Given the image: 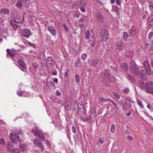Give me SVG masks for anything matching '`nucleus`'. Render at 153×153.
<instances>
[{
    "mask_svg": "<svg viewBox=\"0 0 153 153\" xmlns=\"http://www.w3.org/2000/svg\"><path fill=\"white\" fill-rule=\"evenodd\" d=\"M130 66V70L131 73L134 75L138 76L142 79L145 80L147 79L146 74L142 68L139 67L134 62H132Z\"/></svg>",
    "mask_w": 153,
    "mask_h": 153,
    "instance_id": "1",
    "label": "nucleus"
},
{
    "mask_svg": "<svg viewBox=\"0 0 153 153\" xmlns=\"http://www.w3.org/2000/svg\"><path fill=\"white\" fill-rule=\"evenodd\" d=\"M11 16L13 19L10 20V25L13 27L15 30H16L18 28V26L16 24L22 22L24 21V16L21 17L18 14L17 11L13 10L11 12Z\"/></svg>",
    "mask_w": 153,
    "mask_h": 153,
    "instance_id": "2",
    "label": "nucleus"
},
{
    "mask_svg": "<svg viewBox=\"0 0 153 153\" xmlns=\"http://www.w3.org/2000/svg\"><path fill=\"white\" fill-rule=\"evenodd\" d=\"M138 84L142 90L148 94H153V82L149 81L144 83L140 81L138 82Z\"/></svg>",
    "mask_w": 153,
    "mask_h": 153,
    "instance_id": "3",
    "label": "nucleus"
},
{
    "mask_svg": "<svg viewBox=\"0 0 153 153\" xmlns=\"http://www.w3.org/2000/svg\"><path fill=\"white\" fill-rule=\"evenodd\" d=\"M86 38L89 39L88 42L92 46H94L96 40L94 34L92 30H87L85 33Z\"/></svg>",
    "mask_w": 153,
    "mask_h": 153,
    "instance_id": "4",
    "label": "nucleus"
},
{
    "mask_svg": "<svg viewBox=\"0 0 153 153\" xmlns=\"http://www.w3.org/2000/svg\"><path fill=\"white\" fill-rule=\"evenodd\" d=\"M32 132L34 135L38 137L42 140H43L45 139V136L42 131L38 128V127H35V128L32 129Z\"/></svg>",
    "mask_w": 153,
    "mask_h": 153,
    "instance_id": "5",
    "label": "nucleus"
},
{
    "mask_svg": "<svg viewBox=\"0 0 153 153\" xmlns=\"http://www.w3.org/2000/svg\"><path fill=\"white\" fill-rule=\"evenodd\" d=\"M100 36L102 41H106L109 38L108 30L105 28H102L100 31Z\"/></svg>",
    "mask_w": 153,
    "mask_h": 153,
    "instance_id": "6",
    "label": "nucleus"
},
{
    "mask_svg": "<svg viewBox=\"0 0 153 153\" xmlns=\"http://www.w3.org/2000/svg\"><path fill=\"white\" fill-rule=\"evenodd\" d=\"M94 19L98 23L102 24L104 22V16L100 13H95L94 14Z\"/></svg>",
    "mask_w": 153,
    "mask_h": 153,
    "instance_id": "7",
    "label": "nucleus"
},
{
    "mask_svg": "<svg viewBox=\"0 0 153 153\" xmlns=\"http://www.w3.org/2000/svg\"><path fill=\"white\" fill-rule=\"evenodd\" d=\"M78 114L79 117L84 116V110L82 102L80 101L78 104L77 106Z\"/></svg>",
    "mask_w": 153,
    "mask_h": 153,
    "instance_id": "8",
    "label": "nucleus"
},
{
    "mask_svg": "<svg viewBox=\"0 0 153 153\" xmlns=\"http://www.w3.org/2000/svg\"><path fill=\"white\" fill-rule=\"evenodd\" d=\"M22 132L21 131L20 132L18 133L17 134H10V138L13 143H17L20 141V137L18 136V134H20Z\"/></svg>",
    "mask_w": 153,
    "mask_h": 153,
    "instance_id": "9",
    "label": "nucleus"
},
{
    "mask_svg": "<svg viewBox=\"0 0 153 153\" xmlns=\"http://www.w3.org/2000/svg\"><path fill=\"white\" fill-rule=\"evenodd\" d=\"M143 66L147 74L149 76L151 74V71L149 62L145 61L143 63Z\"/></svg>",
    "mask_w": 153,
    "mask_h": 153,
    "instance_id": "10",
    "label": "nucleus"
},
{
    "mask_svg": "<svg viewBox=\"0 0 153 153\" xmlns=\"http://www.w3.org/2000/svg\"><path fill=\"white\" fill-rule=\"evenodd\" d=\"M54 64L53 59L52 57H48L46 61V65L47 67L51 68L53 67Z\"/></svg>",
    "mask_w": 153,
    "mask_h": 153,
    "instance_id": "11",
    "label": "nucleus"
},
{
    "mask_svg": "<svg viewBox=\"0 0 153 153\" xmlns=\"http://www.w3.org/2000/svg\"><path fill=\"white\" fill-rule=\"evenodd\" d=\"M33 143L35 146L40 148L42 151H43L44 148L43 146L40 141L38 140L37 139L35 138L33 140Z\"/></svg>",
    "mask_w": 153,
    "mask_h": 153,
    "instance_id": "12",
    "label": "nucleus"
},
{
    "mask_svg": "<svg viewBox=\"0 0 153 153\" xmlns=\"http://www.w3.org/2000/svg\"><path fill=\"white\" fill-rule=\"evenodd\" d=\"M30 30L27 28H24L22 30V36L26 38H28L31 34Z\"/></svg>",
    "mask_w": 153,
    "mask_h": 153,
    "instance_id": "13",
    "label": "nucleus"
},
{
    "mask_svg": "<svg viewBox=\"0 0 153 153\" xmlns=\"http://www.w3.org/2000/svg\"><path fill=\"white\" fill-rule=\"evenodd\" d=\"M6 52L7 54H9L11 57H14L17 54V51L14 48L11 50L7 49L6 50Z\"/></svg>",
    "mask_w": 153,
    "mask_h": 153,
    "instance_id": "14",
    "label": "nucleus"
},
{
    "mask_svg": "<svg viewBox=\"0 0 153 153\" xmlns=\"http://www.w3.org/2000/svg\"><path fill=\"white\" fill-rule=\"evenodd\" d=\"M0 13L4 16L7 17L8 16L10 13V11L9 9L6 8H3L0 10Z\"/></svg>",
    "mask_w": 153,
    "mask_h": 153,
    "instance_id": "15",
    "label": "nucleus"
},
{
    "mask_svg": "<svg viewBox=\"0 0 153 153\" xmlns=\"http://www.w3.org/2000/svg\"><path fill=\"white\" fill-rule=\"evenodd\" d=\"M80 117L79 119H80V120H82L83 122L85 121L88 123L91 122L92 121V119L91 115H89L87 117Z\"/></svg>",
    "mask_w": 153,
    "mask_h": 153,
    "instance_id": "16",
    "label": "nucleus"
},
{
    "mask_svg": "<svg viewBox=\"0 0 153 153\" xmlns=\"http://www.w3.org/2000/svg\"><path fill=\"white\" fill-rule=\"evenodd\" d=\"M18 63L19 65L18 67L20 69V68L22 69H25L27 68V66L24 61L21 59H19L18 60Z\"/></svg>",
    "mask_w": 153,
    "mask_h": 153,
    "instance_id": "17",
    "label": "nucleus"
},
{
    "mask_svg": "<svg viewBox=\"0 0 153 153\" xmlns=\"http://www.w3.org/2000/svg\"><path fill=\"white\" fill-rule=\"evenodd\" d=\"M100 61V59L97 57H95L91 60V64L94 66L97 65Z\"/></svg>",
    "mask_w": 153,
    "mask_h": 153,
    "instance_id": "18",
    "label": "nucleus"
},
{
    "mask_svg": "<svg viewBox=\"0 0 153 153\" xmlns=\"http://www.w3.org/2000/svg\"><path fill=\"white\" fill-rule=\"evenodd\" d=\"M46 82L47 85L49 88H55V85L52 81L49 80L47 81Z\"/></svg>",
    "mask_w": 153,
    "mask_h": 153,
    "instance_id": "19",
    "label": "nucleus"
},
{
    "mask_svg": "<svg viewBox=\"0 0 153 153\" xmlns=\"http://www.w3.org/2000/svg\"><path fill=\"white\" fill-rule=\"evenodd\" d=\"M48 29L53 36L56 35V30L54 27L51 26H49L48 28Z\"/></svg>",
    "mask_w": 153,
    "mask_h": 153,
    "instance_id": "20",
    "label": "nucleus"
},
{
    "mask_svg": "<svg viewBox=\"0 0 153 153\" xmlns=\"http://www.w3.org/2000/svg\"><path fill=\"white\" fill-rule=\"evenodd\" d=\"M130 36H134L136 34V30L135 28L134 27H132L129 30Z\"/></svg>",
    "mask_w": 153,
    "mask_h": 153,
    "instance_id": "21",
    "label": "nucleus"
},
{
    "mask_svg": "<svg viewBox=\"0 0 153 153\" xmlns=\"http://www.w3.org/2000/svg\"><path fill=\"white\" fill-rule=\"evenodd\" d=\"M80 6V3L79 2H76L72 4L71 7L73 9H77L79 8Z\"/></svg>",
    "mask_w": 153,
    "mask_h": 153,
    "instance_id": "22",
    "label": "nucleus"
},
{
    "mask_svg": "<svg viewBox=\"0 0 153 153\" xmlns=\"http://www.w3.org/2000/svg\"><path fill=\"white\" fill-rule=\"evenodd\" d=\"M116 43L117 49L119 50L122 49L123 47V44L122 41L121 40L118 41Z\"/></svg>",
    "mask_w": 153,
    "mask_h": 153,
    "instance_id": "23",
    "label": "nucleus"
},
{
    "mask_svg": "<svg viewBox=\"0 0 153 153\" xmlns=\"http://www.w3.org/2000/svg\"><path fill=\"white\" fill-rule=\"evenodd\" d=\"M19 146L20 149L22 151H25L27 148V146L25 144L19 145Z\"/></svg>",
    "mask_w": 153,
    "mask_h": 153,
    "instance_id": "24",
    "label": "nucleus"
},
{
    "mask_svg": "<svg viewBox=\"0 0 153 153\" xmlns=\"http://www.w3.org/2000/svg\"><path fill=\"white\" fill-rule=\"evenodd\" d=\"M120 67L125 71H126L128 70L127 65L126 64L123 63L121 65Z\"/></svg>",
    "mask_w": 153,
    "mask_h": 153,
    "instance_id": "25",
    "label": "nucleus"
},
{
    "mask_svg": "<svg viewBox=\"0 0 153 153\" xmlns=\"http://www.w3.org/2000/svg\"><path fill=\"white\" fill-rule=\"evenodd\" d=\"M137 104L140 107L143 109H144V106L142 103V101L139 99H137Z\"/></svg>",
    "mask_w": 153,
    "mask_h": 153,
    "instance_id": "26",
    "label": "nucleus"
},
{
    "mask_svg": "<svg viewBox=\"0 0 153 153\" xmlns=\"http://www.w3.org/2000/svg\"><path fill=\"white\" fill-rule=\"evenodd\" d=\"M16 7L19 9L21 8L22 6V2L21 1H19L16 3Z\"/></svg>",
    "mask_w": 153,
    "mask_h": 153,
    "instance_id": "27",
    "label": "nucleus"
},
{
    "mask_svg": "<svg viewBox=\"0 0 153 153\" xmlns=\"http://www.w3.org/2000/svg\"><path fill=\"white\" fill-rule=\"evenodd\" d=\"M129 37L128 33L126 32H124L123 33V39L125 41H127V39Z\"/></svg>",
    "mask_w": 153,
    "mask_h": 153,
    "instance_id": "28",
    "label": "nucleus"
},
{
    "mask_svg": "<svg viewBox=\"0 0 153 153\" xmlns=\"http://www.w3.org/2000/svg\"><path fill=\"white\" fill-rule=\"evenodd\" d=\"M116 131L115 126L114 124H112L111 126V131L112 133H114Z\"/></svg>",
    "mask_w": 153,
    "mask_h": 153,
    "instance_id": "29",
    "label": "nucleus"
},
{
    "mask_svg": "<svg viewBox=\"0 0 153 153\" xmlns=\"http://www.w3.org/2000/svg\"><path fill=\"white\" fill-rule=\"evenodd\" d=\"M75 81L76 83H78L80 81V77L79 75L76 74L75 76Z\"/></svg>",
    "mask_w": 153,
    "mask_h": 153,
    "instance_id": "30",
    "label": "nucleus"
},
{
    "mask_svg": "<svg viewBox=\"0 0 153 153\" xmlns=\"http://www.w3.org/2000/svg\"><path fill=\"white\" fill-rule=\"evenodd\" d=\"M7 147L8 150L10 151L12 148L11 144L10 143H7Z\"/></svg>",
    "mask_w": 153,
    "mask_h": 153,
    "instance_id": "31",
    "label": "nucleus"
},
{
    "mask_svg": "<svg viewBox=\"0 0 153 153\" xmlns=\"http://www.w3.org/2000/svg\"><path fill=\"white\" fill-rule=\"evenodd\" d=\"M12 153H20L19 150L17 148H14L12 150Z\"/></svg>",
    "mask_w": 153,
    "mask_h": 153,
    "instance_id": "32",
    "label": "nucleus"
},
{
    "mask_svg": "<svg viewBox=\"0 0 153 153\" xmlns=\"http://www.w3.org/2000/svg\"><path fill=\"white\" fill-rule=\"evenodd\" d=\"M79 2L80 3V5L82 4V6H85L87 3V1L86 0H82L81 2Z\"/></svg>",
    "mask_w": 153,
    "mask_h": 153,
    "instance_id": "33",
    "label": "nucleus"
},
{
    "mask_svg": "<svg viewBox=\"0 0 153 153\" xmlns=\"http://www.w3.org/2000/svg\"><path fill=\"white\" fill-rule=\"evenodd\" d=\"M106 101H109V99H104L102 97H100L99 99V102H102Z\"/></svg>",
    "mask_w": 153,
    "mask_h": 153,
    "instance_id": "34",
    "label": "nucleus"
},
{
    "mask_svg": "<svg viewBox=\"0 0 153 153\" xmlns=\"http://www.w3.org/2000/svg\"><path fill=\"white\" fill-rule=\"evenodd\" d=\"M119 10V8L117 6L115 5L113 7L112 10H113L115 12L117 13L118 11Z\"/></svg>",
    "mask_w": 153,
    "mask_h": 153,
    "instance_id": "35",
    "label": "nucleus"
},
{
    "mask_svg": "<svg viewBox=\"0 0 153 153\" xmlns=\"http://www.w3.org/2000/svg\"><path fill=\"white\" fill-rule=\"evenodd\" d=\"M127 79H128L132 80L133 81H134V79L133 78V76L130 74H128L127 75Z\"/></svg>",
    "mask_w": 153,
    "mask_h": 153,
    "instance_id": "36",
    "label": "nucleus"
},
{
    "mask_svg": "<svg viewBox=\"0 0 153 153\" xmlns=\"http://www.w3.org/2000/svg\"><path fill=\"white\" fill-rule=\"evenodd\" d=\"M32 66L34 69H36L38 67V65L36 63L34 62L33 63Z\"/></svg>",
    "mask_w": 153,
    "mask_h": 153,
    "instance_id": "37",
    "label": "nucleus"
},
{
    "mask_svg": "<svg viewBox=\"0 0 153 153\" xmlns=\"http://www.w3.org/2000/svg\"><path fill=\"white\" fill-rule=\"evenodd\" d=\"M91 114H94L95 115L96 114V112L94 109L93 108H91L90 110Z\"/></svg>",
    "mask_w": 153,
    "mask_h": 153,
    "instance_id": "38",
    "label": "nucleus"
},
{
    "mask_svg": "<svg viewBox=\"0 0 153 153\" xmlns=\"http://www.w3.org/2000/svg\"><path fill=\"white\" fill-rule=\"evenodd\" d=\"M109 101L111 103H112L114 105V106L116 109H117V105L114 102L113 100L110 99L109 100Z\"/></svg>",
    "mask_w": 153,
    "mask_h": 153,
    "instance_id": "39",
    "label": "nucleus"
},
{
    "mask_svg": "<svg viewBox=\"0 0 153 153\" xmlns=\"http://www.w3.org/2000/svg\"><path fill=\"white\" fill-rule=\"evenodd\" d=\"M148 20L149 21V22L150 21L151 22V23H153V15H152L149 19H148Z\"/></svg>",
    "mask_w": 153,
    "mask_h": 153,
    "instance_id": "40",
    "label": "nucleus"
},
{
    "mask_svg": "<svg viewBox=\"0 0 153 153\" xmlns=\"http://www.w3.org/2000/svg\"><path fill=\"white\" fill-rule=\"evenodd\" d=\"M87 55L86 53H83L82 55V58L83 60H85L86 58Z\"/></svg>",
    "mask_w": 153,
    "mask_h": 153,
    "instance_id": "41",
    "label": "nucleus"
},
{
    "mask_svg": "<svg viewBox=\"0 0 153 153\" xmlns=\"http://www.w3.org/2000/svg\"><path fill=\"white\" fill-rule=\"evenodd\" d=\"M115 2L116 4L119 6H121V1L120 0H116Z\"/></svg>",
    "mask_w": 153,
    "mask_h": 153,
    "instance_id": "42",
    "label": "nucleus"
},
{
    "mask_svg": "<svg viewBox=\"0 0 153 153\" xmlns=\"http://www.w3.org/2000/svg\"><path fill=\"white\" fill-rule=\"evenodd\" d=\"M123 91L126 94H128L129 91V89L128 88H126L123 90Z\"/></svg>",
    "mask_w": 153,
    "mask_h": 153,
    "instance_id": "43",
    "label": "nucleus"
},
{
    "mask_svg": "<svg viewBox=\"0 0 153 153\" xmlns=\"http://www.w3.org/2000/svg\"><path fill=\"white\" fill-rule=\"evenodd\" d=\"M152 37H153V32H151L149 33L148 37L149 39H150Z\"/></svg>",
    "mask_w": 153,
    "mask_h": 153,
    "instance_id": "44",
    "label": "nucleus"
},
{
    "mask_svg": "<svg viewBox=\"0 0 153 153\" xmlns=\"http://www.w3.org/2000/svg\"><path fill=\"white\" fill-rule=\"evenodd\" d=\"M72 131L73 132V133H75L76 132V128L74 127V126H73L72 127Z\"/></svg>",
    "mask_w": 153,
    "mask_h": 153,
    "instance_id": "45",
    "label": "nucleus"
},
{
    "mask_svg": "<svg viewBox=\"0 0 153 153\" xmlns=\"http://www.w3.org/2000/svg\"><path fill=\"white\" fill-rule=\"evenodd\" d=\"M114 95L117 98L119 99L120 97V96L118 95L117 93L114 92Z\"/></svg>",
    "mask_w": 153,
    "mask_h": 153,
    "instance_id": "46",
    "label": "nucleus"
},
{
    "mask_svg": "<svg viewBox=\"0 0 153 153\" xmlns=\"http://www.w3.org/2000/svg\"><path fill=\"white\" fill-rule=\"evenodd\" d=\"M23 91H18L17 92V94L18 96H20L22 95L24 96V94H23Z\"/></svg>",
    "mask_w": 153,
    "mask_h": 153,
    "instance_id": "47",
    "label": "nucleus"
},
{
    "mask_svg": "<svg viewBox=\"0 0 153 153\" xmlns=\"http://www.w3.org/2000/svg\"><path fill=\"white\" fill-rule=\"evenodd\" d=\"M80 62V61L79 60H78L76 62H75V66L76 67H78V64Z\"/></svg>",
    "mask_w": 153,
    "mask_h": 153,
    "instance_id": "48",
    "label": "nucleus"
},
{
    "mask_svg": "<svg viewBox=\"0 0 153 153\" xmlns=\"http://www.w3.org/2000/svg\"><path fill=\"white\" fill-rule=\"evenodd\" d=\"M45 142L47 146L49 147L50 146V144L49 141L47 140H45Z\"/></svg>",
    "mask_w": 153,
    "mask_h": 153,
    "instance_id": "49",
    "label": "nucleus"
},
{
    "mask_svg": "<svg viewBox=\"0 0 153 153\" xmlns=\"http://www.w3.org/2000/svg\"><path fill=\"white\" fill-rule=\"evenodd\" d=\"M63 27L65 29V31L67 32L68 30V27L66 26L65 24H64Z\"/></svg>",
    "mask_w": 153,
    "mask_h": 153,
    "instance_id": "50",
    "label": "nucleus"
},
{
    "mask_svg": "<svg viewBox=\"0 0 153 153\" xmlns=\"http://www.w3.org/2000/svg\"><path fill=\"white\" fill-rule=\"evenodd\" d=\"M5 142L4 140L3 139H0V144L2 145L4 144Z\"/></svg>",
    "mask_w": 153,
    "mask_h": 153,
    "instance_id": "51",
    "label": "nucleus"
},
{
    "mask_svg": "<svg viewBox=\"0 0 153 153\" xmlns=\"http://www.w3.org/2000/svg\"><path fill=\"white\" fill-rule=\"evenodd\" d=\"M127 139L128 140L130 141L132 140L133 139L132 137L130 135H129L127 136Z\"/></svg>",
    "mask_w": 153,
    "mask_h": 153,
    "instance_id": "52",
    "label": "nucleus"
},
{
    "mask_svg": "<svg viewBox=\"0 0 153 153\" xmlns=\"http://www.w3.org/2000/svg\"><path fill=\"white\" fill-rule=\"evenodd\" d=\"M53 81L56 83L57 84L58 83V80L56 78H54L53 79Z\"/></svg>",
    "mask_w": 153,
    "mask_h": 153,
    "instance_id": "53",
    "label": "nucleus"
},
{
    "mask_svg": "<svg viewBox=\"0 0 153 153\" xmlns=\"http://www.w3.org/2000/svg\"><path fill=\"white\" fill-rule=\"evenodd\" d=\"M80 10L82 12H85V8L82 7H81Z\"/></svg>",
    "mask_w": 153,
    "mask_h": 153,
    "instance_id": "54",
    "label": "nucleus"
},
{
    "mask_svg": "<svg viewBox=\"0 0 153 153\" xmlns=\"http://www.w3.org/2000/svg\"><path fill=\"white\" fill-rule=\"evenodd\" d=\"M56 95L57 96H59L61 95V93L59 92L58 90L56 91Z\"/></svg>",
    "mask_w": 153,
    "mask_h": 153,
    "instance_id": "55",
    "label": "nucleus"
},
{
    "mask_svg": "<svg viewBox=\"0 0 153 153\" xmlns=\"http://www.w3.org/2000/svg\"><path fill=\"white\" fill-rule=\"evenodd\" d=\"M98 142L99 143H100L101 144H102L103 143L104 140L102 139H100L99 140Z\"/></svg>",
    "mask_w": 153,
    "mask_h": 153,
    "instance_id": "56",
    "label": "nucleus"
},
{
    "mask_svg": "<svg viewBox=\"0 0 153 153\" xmlns=\"http://www.w3.org/2000/svg\"><path fill=\"white\" fill-rule=\"evenodd\" d=\"M79 14L78 13H76L75 14V16L76 18L78 17L79 16Z\"/></svg>",
    "mask_w": 153,
    "mask_h": 153,
    "instance_id": "57",
    "label": "nucleus"
},
{
    "mask_svg": "<svg viewBox=\"0 0 153 153\" xmlns=\"http://www.w3.org/2000/svg\"><path fill=\"white\" fill-rule=\"evenodd\" d=\"M57 72L56 71H55L54 72H52V74L53 75H56L57 74Z\"/></svg>",
    "mask_w": 153,
    "mask_h": 153,
    "instance_id": "58",
    "label": "nucleus"
},
{
    "mask_svg": "<svg viewBox=\"0 0 153 153\" xmlns=\"http://www.w3.org/2000/svg\"><path fill=\"white\" fill-rule=\"evenodd\" d=\"M149 8H150L152 10V9L153 8V5H149Z\"/></svg>",
    "mask_w": 153,
    "mask_h": 153,
    "instance_id": "59",
    "label": "nucleus"
},
{
    "mask_svg": "<svg viewBox=\"0 0 153 153\" xmlns=\"http://www.w3.org/2000/svg\"><path fill=\"white\" fill-rule=\"evenodd\" d=\"M152 67L153 68V60H152L150 63Z\"/></svg>",
    "mask_w": 153,
    "mask_h": 153,
    "instance_id": "60",
    "label": "nucleus"
},
{
    "mask_svg": "<svg viewBox=\"0 0 153 153\" xmlns=\"http://www.w3.org/2000/svg\"><path fill=\"white\" fill-rule=\"evenodd\" d=\"M115 2V0H111V3H114Z\"/></svg>",
    "mask_w": 153,
    "mask_h": 153,
    "instance_id": "61",
    "label": "nucleus"
},
{
    "mask_svg": "<svg viewBox=\"0 0 153 153\" xmlns=\"http://www.w3.org/2000/svg\"><path fill=\"white\" fill-rule=\"evenodd\" d=\"M80 20L81 21V22H83L84 21V19H80Z\"/></svg>",
    "mask_w": 153,
    "mask_h": 153,
    "instance_id": "62",
    "label": "nucleus"
},
{
    "mask_svg": "<svg viewBox=\"0 0 153 153\" xmlns=\"http://www.w3.org/2000/svg\"><path fill=\"white\" fill-rule=\"evenodd\" d=\"M29 45H30L31 46H33V45H34L33 44H32V43H30V42H29Z\"/></svg>",
    "mask_w": 153,
    "mask_h": 153,
    "instance_id": "63",
    "label": "nucleus"
},
{
    "mask_svg": "<svg viewBox=\"0 0 153 153\" xmlns=\"http://www.w3.org/2000/svg\"><path fill=\"white\" fill-rule=\"evenodd\" d=\"M147 108H148L149 109H150V110H151V108H150V106H149V105H147Z\"/></svg>",
    "mask_w": 153,
    "mask_h": 153,
    "instance_id": "64",
    "label": "nucleus"
}]
</instances>
